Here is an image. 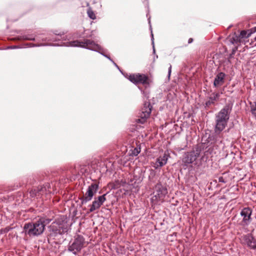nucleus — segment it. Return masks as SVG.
Returning a JSON list of instances; mask_svg holds the SVG:
<instances>
[{
    "mask_svg": "<svg viewBox=\"0 0 256 256\" xmlns=\"http://www.w3.org/2000/svg\"><path fill=\"white\" fill-rule=\"evenodd\" d=\"M65 46H78L97 52L108 58L112 62H114L111 59L109 56L104 54V50L103 48H102L100 45L96 44L92 40L84 39L83 40H76L72 41L66 42V44Z\"/></svg>",
    "mask_w": 256,
    "mask_h": 256,
    "instance_id": "nucleus-1",
    "label": "nucleus"
},
{
    "mask_svg": "<svg viewBox=\"0 0 256 256\" xmlns=\"http://www.w3.org/2000/svg\"><path fill=\"white\" fill-rule=\"evenodd\" d=\"M50 235L55 236L58 234H62L68 232V224L64 216H61L54 222L49 227Z\"/></svg>",
    "mask_w": 256,
    "mask_h": 256,
    "instance_id": "nucleus-2",
    "label": "nucleus"
},
{
    "mask_svg": "<svg viewBox=\"0 0 256 256\" xmlns=\"http://www.w3.org/2000/svg\"><path fill=\"white\" fill-rule=\"evenodd\" d=\"M24 231L26 234L30 236H37L41 234L44 231V226L41 221L37 220L32 223L25 224Z\"/></svg>",
    "mask_w": 256,
    "mask_h": 256,
    "instance_id": "nucleus-3",
    "label": "nucleus"
},
{
    "mask_svg": "<svg viewBox=\"0 0 256 256\" xmlns=\"http://www.w3.org/2000/svg\"><path fill=\"white\" fill-rule=\"evenodd\" d=\"M200 152L201 150L198 148H196V150L185 152L182 160V165L186 168L189 164L196 161L200 156Z\"/></svg>",
    "mask_w": 256,
    "mask_h": 256,
    "instance_id": "nucleus-4",
    "label": "nucleus"
},
{
    "mask_svg": "<svg viewBox=\"0 0 256 256\" xmlns=\"http://www.w3.org/2000/svg\"><path fill=\"white\" fill-rule=\"evenodd\" d=\"M85 240L84 238L78 235L72 242H70L68 244V250L73 254L76 255L80 252L84 247Z\"/></svg>",
    "mask_w": 256,
    "mask_h": 256,
    "instance_id": "nucleus-5",
    "label": "nucleus"
},
{
    "mask_svg": "<svg viewBox=\"0 0 256 256\" xmlns=\"http://www.w3.org/2000/svg\"><path fill=\"white\" fill-rule=\"evenodd\" d=\"M167 193V188L159 180L154 186V190L153 192L154 196L151 198L152 202L156 203L158 201L164 200Z\"/></svg>",
    "mask_w": 256,
    "mask_h": 256,
    "instance_id": "nucleus-6",
    "label": "nucleus"
},
{
    "mask_svg": "<svg viewBox=\"0 0 256 256\" xmlns=\"http://www.w3.org/2000/svg\"><path fill=\"white\" fill-rule=\"evenodd\" d=\"M98 189V185L96 183H92L90 185L87 191L80 198L82 204H86L91 200Z\"/></svg>",
    "mask_w": 256,
    "mask_h": 256,
    "instance_id": "nucleus-7",
    "label": "nucleus"
},
{
    "mask_svg": "<svg viewBox=\"0 0 256 256\" xmlns=\"http://www.w3.org/2000/svg\"><path fill=\"white\" fill-rule=\"evenodd\" d=\"M232 110V106L231 104H226L218 114H216L215 120L228 122Z\"/></svg>",
    "mask_w": 256,
    "mask_h": 256,
    "instance_id": "nucleus-8",
    "label": "nucleus"
},
{
    "mask_svg": "<svg viewBox=\"0 0 256 256\" xmlns=\"http://www.w3.org/2000/svg\"><path fill=\"white\" fill-rule=\"evenodd\" d=\"M128 80L134 84H148V78L144 74H130L128 77Z\"/></svg>",
    "mask_w": 256,
    "mask_h": 256,
    "instance_id": "nucleus-9",
    "label": "nucleus"
},
{
    "mask_svg": "<svg viewBox=\"0 0 256 256\" xmlns=\"http://www.w3.org/2000/svg\"><path fill=\"white\" fill-rule=\"evenodd\" d=\"M106 194L98 196L97 198H94V200L92 202V204L89 205L90 212H93L96 210H98L101 206L102 205L104 202L106 200Z\"/></svg>",
    "mask_w": 256,
    "mask_h": 256,
    "instance_id": "nucleus-10",
    "label": "nucleus"
},
{
    "mask_svg": "<svg viewBox=\"0 0 256 256\" xmlns=\"http://www.w3.org/2000/svg\"><path fill=\"white\" fill-rule=\"evenodd\" d=\"M215 122L214 134L216 136V138H215L214 141L218 142L220 140L221 142V140L218 138V136L220 138V134L227 126L228 122L217 120H215Z\"/></svg>",
    "mask_w": 256,
    "mask_h": 256,
    "instance_id": "nucleus-11",
    "label": "nucleus"
},
{
    "mask_svg": "<svg viewBox=\"0 0 256 256\" xmlns=\"http://www.w3.org/2000/svg\"><path fill=\"white\" fill-rule=\"evenodd\" d=\"M242 243L252 249H256V240L251 234L242 236Z\"/></svg>",
    "mask_w": 256,
    "mask_h": 256,
    "instance_id": "nucleus-12",
    "label": "nucleus"
},
{
    "mask_svg": "<svg viewBox=\"0 0 256 256\" xmlns=\"http://www.w3.org/2000/svg\"><path fill=\"white\" fill-rule=\"evenodd\" d=\"M152 106H150V102H146L144 104V107L142 109V112L140 116L141 119L139 120L140 122H144L145 119L150 116Z\"/></svg>",
    "mask_w": 256,
    "mask_h": 256,
    "instance_id": "nucleus-13",
    "label": "nucleus"
},
{
    "mask_svg": "<svg viewBox=\"0 0 256 256\" xmlns=\"http://www.w3.org/2000/svg\"><path fill=\"white\" fill-rule=\"evenodd\" d=\"M168 154L166 152H164L162 156H160L156 159L154 167L157 169L164 166L168 162Z\"/></svg>",
    "mask_w": 256,
    "mask_h": 256,
    "instance_id": "nucleus-14",
    "label": "nucleus"
},
{
    "mask_svg": "<svg viewBox=\"0 0 256 256\" xmlns=\"http://www.w3.org/2000/svg\"><path fill=\"white\" fill-rule=\"evenodd\" d=\"M252 213V210L250 208H244L240 212V215L243 216V222L248 225L250 221V216Z\"/></svg>",
    "mask_w": 256,
    "mask_h": 256,
    "instance_id": "nucleus-15",
    "label": "nucleus"
},
{
    "mask_svg": "<svg viewBox=\"0 0 256 256\" xmlns=\"http://www.w3.org/2000/svg\"><path fill=\"white\" fill-rule=\"evenodd\" d=\"M225 74L220 72L216 76L214 82V85L215 87H218L222 85L224 82Z\"/></svg>",
    "mask_w": 256,
    "mask_h": 256,
    "instance_id": "nucleus-16",
    "label": "nucleus"
},
{
    "mask_svg": "<svg viewBox=\"0 0 256 256\" xmlns=\"http://www.w3.org/2000/svg\"><path fill=\"white\" fill-rule=\"evenodd\" d=\"M220 96L219 93H213L209 98L208 100L206 102V106H210L212 104H214L216 101H217Z\"/></svg>",
    "mask_w": 256,
    "mask_h": 256,
    "instance_id": "nucleus-17",
    "label": "nucleus"
},
{
    "mask_svg": "<svg viewBox=\"0 0 256 256\" xmlns=\"http://www.w3.org/2000/svg\"><path fill=\"white\" fill-rule=\"evenodd\" d=\"M50 188V185L49 183H46L43 186H40L38 188V192L42 195L44 194L47 191H49L48 190Z\"/></svg>",
    "mask_w": 256,
    "mask_h": 256,
    "instance_id": "nucleus-18",
    "label": "nucleus"
},
{
    "mask_svg": "<svg viewBox=\"0 0 256 256\" xmlns=\"http://www.w3.org/2000/svg\"><path fill=\"white\" fill-rule=\"evenodd\" d=\"M253 32L254 31L252 32V30H248L247 31L242 30L239 34L240 38V40L244 38H248L250 36Z\"/></svg>",
    "mask_w": 256,
    "mask_h": 256,
    "instance_id": "nucleus-19",
    "label": "nucleus"
},
{
    "mask_svg": "<svg viewBox=\"0 0 256 256\" xmlns=\"http://www.w3.org/2000/svg\"><path fill=\"white\" fill-rule=\"evenodd\" d=\"M230 42L232 44H236L241 42V40L239 35L234 34L232 38H230Z\"/></svg>",
    "mask_w": 256,
    "mask_h": 256,
    "instance_id": "nucleus-20",
    "label": "nucleus"
},
{
    "mask_svg": "<svg viewBox=\"0 0 256 256\" xmlns=\"http://www.w3.org/2000/svg\"><path fill=\"white\" fill-rule=\"evenodd\" d=\"M156 174V172L154 170H150V174L148 176V180L152 182H154L155 180H154V178L155 177Z\"/></svg>",
    "mask_w": 256,
    "mask_h": 256,
    "instance_id": "nucleus-21",
    "label": "nucleus"
},
{
    "mask_svg": "<svg viewBox=\"0 0 256 256\" xmlns=\"http://www.w3.org/2000/svg\"><path fill=\"white\" fill-rule=\"evenodd\" d=\"M87 14L88 16V17L92 19V20H95L96 18V16L94 14V12H93V10H92L91 8H88L87 10Z\"/></svg>",
    "mask_w": 256,
    "mask_h": 256,
    "instance_id": "nucleus-22",
    "label": "nucleus"
},
{
    "mask_svg": "<svg viewBox=\"0 0 256 256\" xmlns=\"http://www.w3.org/2000/svg\"><path fill=\"white\" fill-rule=\"evenodd\" d=\"M140 147H136L134 148L133 150H132V152L130 154L131 156H136L138 155V154H140Z\"/></svg>",
    "mask_w": 256,
    "mask_h": 256,
    "instance_id": "nucleus-23",
    "label": "nucleus"
},
{
    "mask_svg": "<svg viewBox=\"0 0 256 256\" xmlns=\"http://www.w3.org/2000/svg\"><path fill=\"white\" fill-rule=\"evenodd\" d=\"M38 221H41V222H42V224H43L44 226V228L45 227V226L48 224L52 220V219H50V218H40L39 220H38Z\"/></svg>",
    "mask_w": 256,
    "mask_h": 256,
    "instance_id": "nucleus-24",
    "label": "nucleus"
},
{
    "mask_svg": "<svg viewBox=\"0 0 256 256\" xmlns=\"http://www.w3.org/2000/svg\"><path fill=\"white\" fill-rule=\"evenodd\" d=\"M30 196L32 197H35L36 196H40V194L38 192V188H34L30 192Z\"/></svg>",
    "mask_w": 256,
    "mask_h": 256,
    "instance_id": "nucleus-25",
    "label": "nucleus"
},
{
    "mask_svg": "<svg viewBox=\"0 0 256 256\" xmlns=\"http://www.w3.org/2000/svg\"><path fill=\"white\" fill-rule=\"evenodd\" d=\"M22 38L24 40H34L35 38L32 35H24L22 36Z\"/></svg>",
    "mask_w": 256,
    "mask_h": 256,
    "instance_id": "nucleus-26",
    "label": "nucleus"
},
{
    "mask_svg": "<svg viewBox=\"0 0 256 256\" xmlns=\"http://www.w3.org/2000/svg\"><path fill=\"white\" fill-rule=\"evenodd\" d=\"M250 111L252 114L256 116V102H254V104L251 105Z\"/></svg>",
    "mask_w": 256,
    "mask_h": 256,
    "instance_id": "nucleus-27",
    "label": "nucleus"
},
{
    "mask_svg": "<svg viewBox=\"0 0 256 256\" xmlns=\"http://www.w3.org/2000/svg\"><path fill=\"white\" fill-rule=\"evenodd\" d=\"M24 46L27 47H34V46H44V44H34L32 43H26V44H25Z\"/></svg>",
    "mask_w": 256,
    "mask_h": 256,
    "instance_id": "nucleus-28",
    "label": "nucleus"
},
{
    "mask_svg": "<svg viewBox=\"0 0 256 256\" xmlns=\"http://www.w3.org/2000/svg\"><path fill=\"white\" fill-rule=\"evenodd\" d=\"M250 44L251 45V46L252 47L256 46V36L254 37V40H252V42L250 43Z\"/></svg>",
    "mask_w": 256,
    "mask_h": 256,
    "instance_id": "nucleus-29",
    "label": "nucleus"
},
{
    "mask_svg": "<svg viewBox=\"0 0 256 256\" xmlns=\"http://www.w3.org/2000/svg\"><path fill=\"white\" fill-rule=\"evenodd\" d=\"M171 72H172V66L170 64V67L168 68V78H170Z\"/></svg>",
    "mask_w": 256,
    "mask_h": 256,
    "instance_id": "nucleus-30",
    "label": "nucleus"
},
{
    "mask_svg": "<svg viewBox=\"0 0 256 256\" xmlns=\"http://www.w3.org/2000/svg\"><path fill=\"white\" fill-rule=\"evenodd\" d=\"M151 35H152V44L153 45V52H154V53L155 52V49H154V35L152 34V32L151 34Z\"/></svg>",
    "mask_w": 256,
    "mask_h": 256,
    "instance_id": "nucleus-31",
    "label": "nucleus"
},
{
    "mask_svg": "<svg viewBox=\"0 0 256 256\" xmlns=\"http://www.w3.org/2000/svg\"><path fill=\"white\" fill-rule=\"evenodd\" d=\"M219 182H224V180H223V178L222 177L219 178Z\"/></svg>",
    "mask_w": 256,
    "mask_h": 256,
    "instance_id": "nucleus-32",
    "label": "nucleus"
},
{
    "mask_svg": "<svg viewBox=\"0 0 256 256\" xmlns=\"http://www.w3.org/2000/svg\"><path fill=\"white\" fill-rule=\"evenodd\" d=\"M192 40H193L192 38H190L188 40V43H189V44H190V43L192 42Z\"/></svg>",
    "mask_w": 256,
    "mask_h": 256,
    "instance_id": "nucleus-33",
    "label": "nucleus"
},
{
    "mask_svg": "<svg viewBox=\"0 0 256 256\" xmlns=\"http://www.w3.org/2000/svg\"><path fill=\"white\" fill-rule=\"evenodd\" d=\"M112 63L114 64V66H116L118 68H119L118 66L114 62Z\"/></svg>",
    "mask_w": 256,
    "mask_h": 256,
    "instance_id": "nucleus-34",
    "label": "nucleus"
},
{
    "mask_svg": "<svg viewBox=\"0 0 256 256\" xmlns=\"http://www.w3.org/2000/svg\"><path fill=\"white\" fill-rule=\"evenodd\" d=\"M18 48V47H17V46H12V47H10V48Z\"/></svg>",
    "mask_w": 256,
    "mask_h": 256,
    "instance_id": "nucleus-35",
    "label": "nucleus"
},
{
    "mask_svg": "<svg viewBox=\"0 0 256 256\" xmlns=\"http://www.w3.org/2000/svg\"><path fill=\"white\" fill-rule=\"evenodd\" d=\"M254 32H256V27H255L254 28Z\"/></svg>",
    "mask_w": 256,
    "mask_h": 256,
    "instance_id": "nucleus-36",
    "label": "nucleus"
},
{
    "mask_svg": "<svg viewBox=\"0 0 256 256\" xmlns=\"http://www.w3.org/2000/svg\"><path fill=\"white\" fill-rule=\"evenodd\" d=\"M55 34H56V35H58V36L60 35V34H56V33H55Z\"/></svg>",
    "mask_w": 256,
    "mask_h": 256,
    "instance_id": "nucleus-37",
    "label": "nucleus"
},
{
    "mask_svg": "<svg viewBox=\"0 0 256 256\" xmlns=\"http://www.w3.org/2000/svg\"><path fill=\"white\" fill-rule=\"evenodd\" d=\"M148 22L150 24V18H148Z\"/></svg>",
    "mask_w": 256,
    "mask_h": 256,
    "instance_id": "nucleus-38",
    "label": "nucleus"
}]
</instances>
